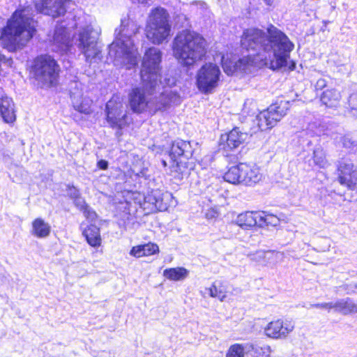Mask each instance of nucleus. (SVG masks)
<instances>
[{"label":"nucleus","mask_w":357,"mask_h":357,"mask_svg":"<svg viewBox=\"0 0 357 357\" xmlns=\"http://www.w3.org/2000/svg\"><path fill=\"white\" fill-rule=\"evenodd\" d=\"M241 46L252 53L239 59L237 61H227L222 57L225 73L232 75L240 71L251 73L252 66H268L273 70L288 67L294 70L296 64L289 62L290 53L294 45L287 36L273 25H270L266 31L257 28H250L243 31L241 37Z\"/></svg>","instance_id":"f257e3e1"},{"label":"nucleus","mask_w":357,"mask_h":357,"mask_svg":"<svg viewBox=\"0 0 357 357\" xmlns=\"http://www.w3.org/2000/svg\"><path fill=\"white\" fill-rule=\"evenodd\" d=\"M161 58V52L156 47L149 48L144 54L141 69L142 86L133 88L129 93V105L135 113H155L180 100L179 96L172 91L160 92L161 89L176 83L175 78L167 75L162 80Z\"/></svg>","instance_id":"f03ea898"},{"label":"nucleus","mask_w":357,"mask_h":357,"mask_svg":"<svg viewBox=\"0 0 357 357\" xmlns=\"http://www.w3.org/2000/svg\"><path fill=\"white\" fill-rule=\"evenodd\" d=\"M77 31L73 36V41L79 50L84 55L87 63L96 62L100 59V50L97 45L99 28L91 24H83L80 17L74 16L60 22L55 27L51 40L54 47V51H66L70 44V32L71 29Z\"/></svg>","instance_id":"7ed1b4c3"},{"label":"nucleus","mask_w":357,"mask_h":357,"mask_svg":"<svg viewBox=\"0 0 357 357\" xmlns=\"http://www.w3.org/2000/svg\"><path fill=\"white\" fill-rule=\"evenodd\" d=\"M36 24L29 7L17 10L2 30L3 47L10 52L22 48L33 36Z\"/></svg>","instance_id":"20e7f679"},{"label":"nucleus","mask_w":357,"mask_h":357,"mask_svg":"<svg viewBox=\"0 0 357 357\" xmlns=\"http://www.w3.org/2000/svg\"><path fill=\"white\" fill-rule=\"evenodd\" d=\"M138 29L133 21H121L116 39L109 46L108 54L115 66L131 69L137 65L139 53L134 44L133 36Z\"/></svg>","instance_id":"39448f33"},{"label":"nucleus","mask_w":357,"mask_h":357,"mask_svg":"<svg viewBox=\"0 0 357 357\" xmlns=\"http://www.w3.org/2000/svg\"><path fill=\"white\" fill-rule=\"evenodd\" d=\"M206 46V40L200 34L183 30L174 39L172 50L174 57L181 65L191 66L205 56Z\"/></svg>","instance_id":"423d86ee"},{"label":"nucleus","mask_w":357,"mask_h":357,"mask_svg":"<svg viewBox=\"0 0 357 357\" xmlns=\"http://www.w3.org/2000/svg\"><path fill=\"white\" fill-rule=\"evenodd\" d=\"M169 14L162 8L152 10L146 26V36L153 44L159 45L167 40L170 35L171 24Z\"/></svg>","instance_id":"0eeeda50"},{"label":"nucleus","mask_w":357,"mask_h":357,"mask_svg":"<svg viewBox=\"0 0 357 357\" xmlns=\"http://www.w3.org/2000/svg\"><path fill=\"white\" fill-rule=\"evenodd\" d=\"M59 66L56 61L49 55L38 56L33 62L31 73L34 78L42 86H50L56 80Z\"/></svg>","instance_id":"6e6552de"},{"label":"nucleus","mask_w":357,"mask_h":357,"mask_svg":"<svg viewBox=\"0 0 357 357\" xmlns=\"http://www.w3.org/2000/svg\"><path fill=\"white\" fill-rule=\"evenodd\" d=\"M221 76L220 68L215 63L203 65L196 74V84L199 91L208 94L218 87Z\"/></svg>","instance_id":"1a4fd4ad"},{"label":"nucleus","mask_w":357,"mask_h":357,"mask_svg":"<svg viewBox=\"0 0 357 357\" xmlns=\"http://www.w3.org/2000/svg\"><path fill=\"white\" fill-rule=\"evenodd\" d=\"M107 121L113 128L121 129L126 123V112L119 97H113L106 105Z\"/></svg>","instance_id":"9d476101"},{"label":"nucleus","mask_w":357,"mask_h":357,"mask_svg":"<svg viewBox=\"0 0 357 357\" xmlns=\"http://www.w3.org/2000/svg\"><path fill=\"white\" fill-rule=\"evenodd\" d=\"M287 114V109L282 105H271L257 116V124L261 130L274 127Z\"/></svg>","instance_id":"9b49d317"},{"label":"nucleus","mask_w":357,"mask_h":357,"mask_svg":"<svg viewBox=\"0 0 357 357\" xmlns=\"http://www.w3.org/2000/svg\"><path fill=\"white\" fill-rule=\"evenodd\" d=\"M294 327L291 321L277 319L267 324L264 328V333L268 337L284 339L294 331Z\"/></svg>","instance_id":"f8f14e48"},{"label":"nucleus","mask_w":357,"mask_h":357,"mask_svg":"<svg viewBox=\"0 0 357 357\" xmlns=\"http://www.w3.org/2000/svg\"><path fill=\"white\" fill-rule=\"evenodd\" d=\"M36 10L53 17H59L66 11L70 0H34Z\"/></svg>","instance_id":"ddd939ff"},{"label":"nucleus","mask_w":357,"mask_h":357,"mask_svg":"<svg viewBox=\"0 0 357 357\" xmlns=\"http://www.w3.org/2000/svg\"><path fill=\"white\" fill-rule=\"evenodd\" d=\"M338 181L342 185L354 189L357 185V168L351 160H343L338 166Z\"/></svg>","instance_id":"4468645a"},{"label":"nucleus","mask_w":357,"mask_h":357,"mask_svg":"<svg viewBox=\"0 0 357 357\" xmlns=\"http://www.w3.org/2000/svg\"><path fill=\"white\" fill-rule=\"evenodd\" d=\"M192 151L190 144L183 140H176L172 143L169 156L178 166L183 159L188 160L192 155Z\"/></svg>","instance_id":"2eb2a0df"},{"label":"nucleus","mask_w":357,"mask_h":357,"mask_svg":"<svg viewBox=\"0 0 357 357\" xmlns=\"http://www.w3.org/2000/svg\"><path fill=\"white\" fill-rule=\"evenodd\" d=\"M241 167L242 184L252 185L261 180L262 174L257 166L241 163Z\"/></svg>","instance_id":"dca6fc26"},{"label":"nucleus","mask_w":357,"mask_h":357,"mask_svg":"<svg viewBox=\"0 0 357 357\" xmlns=\"http://www.w3.org/2000/svg\"><path fill=\"white\" fill-rule=\"evenodd\" d=\"M0 114L7 123H13L16 119L14 102L4 93L0 95Z\"/></svg>","instance_id":"f3484780"},{"label":"nucleus","mask_w":357,"mask_h":357,"mask_svg":"<svg viewBox=\"0 0 357 357\" xmlns=\"http://www.w3.org/2000/svg\"><path fill=\"white\" fill-rule=\"evenodd\" d=\"M248 138V134L246 132H241L238 128H235L231 130L225 136L221 137V141H226L225 149H234L238 147L241 144Z\"/></svg>","instance_id":"a211bd4d"},{"label":"nucleus","mask_w":357,"mask_h":357,"mask_svg":"<svg viewBox=\"0 0 357 357\" xmlns=\"http://www.w3.org/2000/svg\"><path fill=\"white\" fill-rule=\"evenodd\" d=\"M259 211H246L239 214L235 222L236 225L243 229H250L255 226L259 227Z\"/></svg>","instance_id":"6ab92c4d"},{"label":"nucleus","mask_w":357,"mask_h":357,"mask_svg":"<svg viewBox=\"0 0 357 357\" xmlns=\"http://www.w3.org/2000/svg\"><path fill=\"white\" fill-rule=\"evenodd\" d=\"M170 195L162 194L160 191L155 190L151 192L148 196L145 197V202L153 205V208L160 211H166L168 208L167 199Z\"/></svg>","instance_id":"aec40b11"},{"label":"nucleus","mask_w":357,"mask_h":357,"mask_svg":"<svg viewBox=\"0 0 357 357\" xmlns=\"http://www.w3.org/2000/svg\"><path fill=\"white\" fill-rule=\"evenodd\" d=\"M71 100L74 109L85 114H89L92 112L93 101L87 96L73 93Z\"/></svg>","instance_id":"412c9836"},{"label":"nucleus","mask_w":357,"mask_h":357,"mask_svg":"<svg viewBox=\"0 0 357 357\" xmlns=\"http://www.w3.org/2000/svg\"><path fill=\"white\" fill-rule=\"evenodd\" d=\"M160 252L159 246L154 243L149 242L148 243L136 245L132 248L130 255L136 258L142 257H149Z\"/></svg>","instance_id":"4be33fe9"},{"label":"nucleus","mask_w":357,"mask_h":357,"mask_svg":"<svg viewBox=\"0 0 357 357\" xmlns=\"http://www.w3.org/2000/svg\"><path fill=\"white\" fill-rule=\"evenodd\" d=\"M51 231V226L40 218H36L31 223V233L38 238L47 237Z\"/></svg>","instance_id":"5701e85b"},{"label":"nucleus","mask_w":357,"mask_h":357,"mask_svg":"<svg viewBox=\"0 0 357 357\" xmlns=\"http://www.w3.org/2000/svg\"><path fill=\"white\" fill-rule=\"evenodd\" d=\"M342 96L335 89H326L321 95V102L328 107H337L340 102Z\"/></svg>","instance_id":"b1692460"},{"label":"nucleus","mask_w":357,"mask_h":357,"mask_svg":"<svg viewBox=\"0 0 357 357\" xmlns=\"http://www.w3.org/2000/svg\"><path fill=\"white\" fill-rule=\"evenodd\" d=\"M83 235L87 243L92 247L97 248L101 245L102 239L99 227L91 224L83 230Z\"/></svg>","instance_id":"393cba45"},{"label":"nucleus","mask_w":357,"mask_h":357,"mask_svg":"<svg viewBox=\"0 0 357 357\" xmlns=\"http://www.w3.org/2000/svg\"><path fill=\"white\" fill-rule=\"evenodd\" d=\"M335 312L343 314H349L357 312V302L349 298L339 299L335 301Z\"/></svg>","instance_id":"a878e982"},{"label":"nucleus","mask_w":357,"mask_h":357,"mask_svg":"<svg viewBox=\"0 0 357 357\" xmlns=\"http://www.w3.org/2000/svg\"><path fill=\"white\" fill-rule=\"evenodd\" d=\"M189 271L183 267L167 268L163 272V275L168 280L173 281H181L185 279Z\"/></svg>","instance_id":"bb28decb"},{"label":"nucleus","mask_w":357,"mask_h":357,"mask_svg":"<svg viewBox=\"0 0 357 357\" xmlns=\"http://www.w3.org/2000/svg\"><path fill=\"white\" fill-rule=\"evenodd\" d=\"M241 169V163L230 167L224 175L225 181L232 184L242 183Z\"/></svg>","instance_id":"cd10ccee"},{"label":"nucleus","mask_w":357,"mask_h":357,"mask_svg":"<svg viewBox=\"0 0 357 357\" xmlns=\"http://www.w3.org/2000/svg\"><path fill=\"white\" fill-rule=\"evenodd\" d=\"M259 214L261 217V218L259 220V227H264L265 226L276 227L280 223V219L273 214H268L264 211H259Z\"/></svg>","instance_id":"c85d7f7f"},{"label":"nucleus","mask_w":357,"mask_h":357,"mask_svg":"<svg viewBox=\"0 0 357 357\" xmlns=\"http://www.w3.org/2000/svg\"><path fill=\"white\" fill-rule=\"evenodd\" d=\"M348 105L350 114L357 118V84H352L351 93L348 98Z\"/></svg>","instance_id":"c756f323"},{"label":"nucleus","mask_w":357,"mask_h":357,"mask_svg":"<svg viewBox=\"0 0 357 357\" xmlns=\"http://www.w3.org/2000/svg\"><path fill=\"white\" fill-rule=\"evenodd\" d=\"M284 254L280 252L273 250L266 251L265 265L271 264L275 265L282 261Z\"/></svg>","instance_id":"7c9ffc66"},{"label":"nucleus","mask_w":357,"mask_h":357,"mask_svg":"<svg viewBox=\"0 0 357 357\" xmlns=\"http://www.w3.org/2000/svg\"><path fill=\"white\" fill-rule=\"evenodd\" d=\"M313 160L314 164L320 168H325L328 166L325 153L323 149L320 148L314 149L313 153Z\"/></svg>","instance_id":"2f4dec72"},{"label":"nucleus","mask_w":357,"mask_h":357,"mask_svg":"<svg viewBox=\"0 0 357 357\" xmlns=\"http://www.w3.org/2000/svg\"><path fill=\"white\" fill-rule=\"evenodd\" d=\"M245 347L241 344H234L229 347L226 357H244Z\"/></svg>","instance_id":"473e14b6"},{"label":"nucleus","mask_w":357,"mask_h":357,"mask_svg":"<svg viewBox=\"0 0 357 357\" xmlns=\"http://www.w3.org/2000/svg\"><path fill=\"white\" fill-rule=\"evenodd\" d=\"M206 291L210 295V296L218 298L221 301L226 297L225 291L222 289H219L215 284L211 287L206 289Z\"/></svg>","instance_id":"72a5a7b5"},{"label":"nucleus","mask_w":357,"mask_h":357,"mask_svg":"<svg viewBox=\"0 0 357 357\" xmlns=\"http://www.w3.org/2000/svg\"><path fill=\"white\" fill-rule=\"evenodd\" d=\"M13 64L11 58H6L3 54L0 53V75L2 72L10 68Z\"/></svg>","instance_id":"f704fd0d"},{"label":"nucleus","mask_w":357,"mask_h":357,"mask_svg":"<svg viewBox=\"0 0 357 357\" xmlns=\"http://www.w3.org/2000/svg\"><path fill=\"white\" fill-rule=\"evenodd\" d=\"M252 349L261 357H270L271 348L269 346L264 345L263 347H259L256 345L255 347H252Z\"/></svg>","instance_id":"c9c22d12"},{"label":"nucleus","mask_w":357,"mask_h":357,"mask_svg":"<svg viewBox=\"0 0 357 357\" xmlns=\"http://www.w3.org/2000/svg\"><path fill=\"white\" fill-rule=\"evenodd\" d=\"M341 142L344 147L351 151L357 150V143L355 141H353L349 136H344L342 138Z\"/></svg>","instance_id":"e433bc0d"},{"label":"nucleus","mask_w":357,"mask_h":357,"mask_svg":"<svg viewBox=\"0 0 357 357\" xmlns=\"http://www.w3.org/2000/svg\"><path fill=\"white\" fill-rule=\"evenodd\" d=\"M250 259L261 264L265 265L266 251L258 250L255 253L250 255Z\"/></svg>","instance_id":"4c0bfd02"},{"label":"nucleus","mask_w":357,"mask_h":357,"mask_svg":"<svg viewBox=\"0 0 357 357\" xmlns=\"http://www.w3.org/2000/svg\"><path fill=\"white\" fill-rule=\"evenodd\" d=\"M310 306L312 307L324 309L327 310L328 312H330L332 310H333L335 312V302L315 303L312 304Z\"/></svg>","instance_id":"58836bf2"},{"label":"nucleus","mask_w":357,"mask_h":357,"mask_svg":"<svg viewBox=\"0 0 357 357\" xmlns=\"http://www.w3.org/2000/svg\"><path fill=\"white\" fill-rule=\"evenodd\" d=\"M67 194L73 199L77 198L79 195V191L73 185H68L67 186Z\"/></svg>","instance_id":"ea45409f"},{"label":"nucleus","mask_w":357,"mask_h":357,"mask_svg":"<svg viewBox=\"0 0 357 357\" xmlns=\"http://www.w3.org/2000/svg\"><path fill=\"white\" fill-rule=\"evenodd\" d=\"M74 202L75 204L81 210H86L87 208L84 200L81 197L80 195L77 198L74 199Z\"/></svg>","instance_id":"a19ab883"},{"label":"nucleus","mask_w":357,"mask_h":357,"mask_svg":"<svg viewBox=\"0 0 357 357\" xmlns=\"http://www.w3.org/2000/svg\"><path fill=\"white\" fill-rule=\"evenodd\" d=\"M327 82L325 79H319L315 84L316 90H322L326 86Z\"/></svg>","instance_id":"79ce46f5"},{"label":"nucleus","mask_w":357,"mask_h":357,"mask_svg":"<svg viewBox=\"0 0 357 357\" xmlns=\"http://www.w3.org/2000/svg\"><path fill=\"white\" fill-rule=\"evenodd\" d=\"M97 165L100 169H107L108 167V162L105 160H100L98 162Z\"/></svg>","instance_id":"37998d69"},{"label":"nucleus","mask_w":357,"mask_h":357,"mask_svg":"<svg viewBox=\"0 0 357 357\" xmlns=\"http://www.w3.org/2000/svg\"><path fill=\"white\" fill-rule=\"evenodd\" d=\"M349 286L351 287V289L349 290H351V291H354L355 289H357V281L356 282H352Z\"/></svg>","instance_id":"c03bdc74"},{"label":"nucleus","mask_w":357,"mask_h":357,"mask_svg":"<svg viewBox=\"0 0 357 357\" xmlns=\"http://www.w3.org/2000/svg\"><path fill=\"white\" fill-rule=\"evenodd\" d=\"M216 213L215 211H213V214L206 213V216L207 218H212L215 217V215Z\"/></svg>","instance_id":"a18cd8bd"},{"label":"nucleus","mask_w":357,"mask_h":357,"mask_svg":"<svg viewBox=\"0 0 357 357\" xmlns=\"http://www.w3.org/2000/svg\"><path fill=\"white\" fill-rule=\"evenodd\" d=\"M264 1L267 5L271 6L273 3L274 0H264Z\"/></svg>","instance_id":"49530a36"},{"label":"nucleus","mask_w":357,"mask_h":357,"mask_svg":"<svg viewBox=\"0 0 357 357\" xmlns=\"http://www.w3.org/2000/svg\"><path fill=\"white\" fill-rule=\"evenodd\" d=\"M139 3H144L145 2H146L147 0H137Z\"/></svg>","instance_id":"de8ad7c7"},{"label":"nucleus","mask_w":357,"mask_h":357,"mask_svg":"<svg viewBox=\"0 0 357 357\" xmlns=\"http://www.w3.org/2000/svg\"><path fill=\"white\" fill-rule=\"evenodd\" d=\"M317 135H321V132H317Z\"/></svg>","instance_id":"09e8293b"},{"label":"nucleus","mask_w":357,"mask_h":357,"mask_svg":"<svg viewBox=\"0 0 357 357\" xmlns=\"http://www.w3.org/2000/svg\"><path fill=\"white\" fill-rule=\"evenodd\" d=\"M164 165H166V162L163 161Z\"/></svg>","instance_id":"8fccbe9b"}]
</instances>
